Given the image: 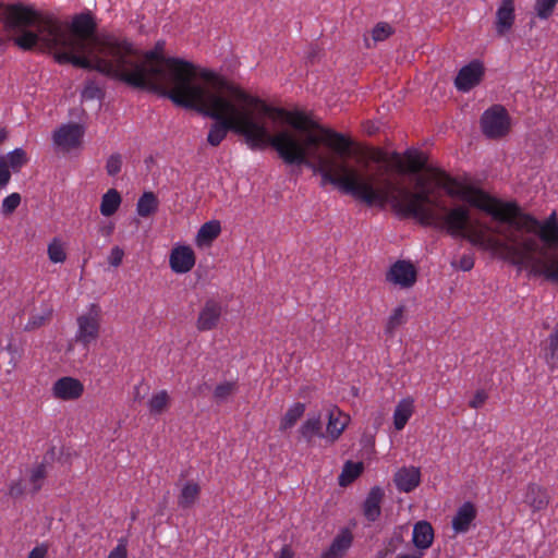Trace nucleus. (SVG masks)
<instances>
[{"label": "nucleus", "mask_w": 558, "mask_h": 558, "mask_svg": "<svg viewBox=\"0 0 558 558\" xmlns=\"http://www.w3.org/2000/svg\"><path fill=\"white\" fill-rule=\"evenodd\" d=\"M161 50L162 45L157 44L142 52L125 37L100 32L85 69L157 92L178 106L214 119L206 138L213 147L231 131L242 135L250 148L271 146L286 163L305 165L320 174L324 184L330 183L368 206L377 205L381 181L347 161L350 138L318 128L303 112L270 106L213 71L167 58Z\"/></svg>", "instance_id": "obj_1"}, {"label": "nucleus", "mask_w": 558, "mask_h": 558, "mask_svg": "<svg viewBox=\"0 0 558 558\" xmlns=\"http://www.w3.org/2000/svg\"><path fill=\"white\" fill-rule=\"evenodd\" d=\"M415 190L381 180L377 206L389 205L400 217L468 240L474 246L558 283V220H538L515 203L494 198L458 183L440 170L414 178Z\"/></svg>", "instance_id": "obj_2"}, {"label": "nucleus", "mask_w": 558, "mask_h": 558, "mask_svg": "<svg viewBox=\"0 0 558 558\" xmlns=\"http://www.w3.org/2000/svg\"><path fill=\"white\" fill-rule=\"evenodd\" d=\"M97 35V24L90 13L77 14L66 25L22 4L0 2V41L9 38L23 49L48 50L58 63L86 68Z\"/></svg>", "instance_id": "obj_3"}, {"label": "nucleus", "mask_w": 558, "mask_h": 558, "mask_svg": "<svg viewBox=\"0 0 558 558\" xmlns=\"http://www.w3.org/2000/svg\"><path fill=\"white\" fill-rule=\"evenodd\" d=\"M76 325L75 341L88 348L99 338L101 308L97 304H90L86 312L77 316Z\"/></svg>", "instance_id": "obj_4"}, {"label": "nucleus", "mask_w": 558, "mask_h": 558, "mask_svg": "<svg viewBox=\"0 0 558 558\" xmlns=\"http://www.w3.org/2000/svg\"><path fill=\"white\" fill-rule=\"evenodd\" d=\"M481 125L483 133L489 138L505 136L510 130V117L500 105H494L484 111Z\"/></svg>", "instance_id": "obj_5"}, {"label": "nucleus", "mask_w": 558, "mask_h": 558, "mask_svg": "<svg viewBox=\"0 0 558 558\" xmlns=\"http://www.w3.org/2000/svg\"><path fill=\"white\" fill-rule=\"evenodd\" d=\"M85 130L77 123H66L59 126L52 134L56 147L62 151L78 148L82 144Z\"/></svg>", "instance_id": "obj_6"}, {"label": "nucleus", "mask_w": 558, "mask_h": 558, "mask_svg": "<svg viewBox=\"0 0 558 558\" xmlns=\"http://www.w3.org/2000/svg\"><path fill=\"white\" fill-rule=\"evenodd\" d=\"M416 268L411 262L398 260L389 268L387 281L401 288H411L416 281Z\"/></svg>", "instance_id": "obj_7"}, {"label": "nucleus", "mask_w": 558, "mask_h": 558, "mask_svg": "<svg viewBox=\"0 0 558 558\" xmlns=\"http://www.w3.org/2000/svg\"><path fill=\"white\" fill-rule=\"evenodd\" d=\"M83 392L84 385L81 380L70 376L59 378L51 388L52 396L63 401L76 400L82 397Z\"/></svg>", "instance_id": "obj_8"}, {"label": "nucleus", "mask_w": 558, "mask_h": 558, "mask_svg": "<svg viewBox=\"0 0 558 558\" xmlns=\"http://www.w3.org/2000/svg\"><path fill=\"white\" fill-rule=\"evenodd\" d=\"M483 74V64L476 60L472 61L459 71L454 85L460 92H469L481 82Z\"/></svg>", "instance_id": "obj_9"}, {"label": "nucleus", "mask_w": 558, "mask_h": 558, "mask_svg": "<svg viewBox=\"0 0 558 558\" xmlns=\"http://www.w3.org/2000/svg\"><path fill=\"white\" fill-rule=\"evenodd\" d=\"M326 438L331 442L339 439L341 434L348 427L351 418L350 415L340 410L337 405H330L327 411Z\"/></svg>", "instance_id": "obj_10"}, {"label": "nucleus", "mask_w": 558, "mask_h": 558, "mask_svg": "<svg viewBox=\"0 0 558 558\" xmlns=\"http://www.w3.org/2000/svg\"><path fill=\"white\" fill-rule=\"evenodd\" d=\"M169 264L175 274H186L195 265V254L187 245L174 246L169 256Z\"/></svg>", "instance_id": "obj_11"}, {"label": "nucleus", "mask_w": 558, "mask_h": 558, "mask_svg": "<svg viewBox=\"0 0 558 558\" xmlns=\"http://www.w3.org/2000/svg\"><path fill=\"white\" fill-rule=\"evenodd\" d=\"M392 159L395 166L400 173L412 172L417 173L423 170L426 166V157L423 153L417 150H408L404 154V160L399 154H393Z\"/></svg>", "instance_id": "obj_12"}, {"label": "nucleus", "mask_w": 558, "mask_h": 558, "mask_svg": "<svg viewBox=\"0 0 558 558\" xmlns=\"http://www.w3.org/2000/svg\"><path fill=\"white\" fill-rule=\"evenodd\" d=\"M178 506L181 509H192L201 496V485L192 480L179 481Z\"/></svg>", "instance_id": "obj_13"}, {"label": "nucleus", "mask_w": 558, "mask_h": 558, "mask_svg": "<svg viewBox=\"0 0 558 558\" xmlns=\"http://www.w3.org/2000/svg\"><path fill=\"white\" fill-rule=\"evenodd\" d=\"M221 313L222 307L218 302L214 300L207 301L198 314L196 322L197 329L199 331L214 329L218 325Z\"/></svg>", "instance_id": "obj_14"}, {"label": "nucleus", "mask_w": 558, "mask_h": 558, "mask_svg": "<svg viewBox=\"0 0 558 558\" xmlns=\"http://www.w3.org/2000/svg\"><path fill=\"white\" fill-rule=\"evenodd\" d=\"M476 518V508L475 506L466 501L461 505L456 514L452 518L451 525L456 534H464L466 533Z\"/></svg>", "instance_id": "obj_15"}, {"label": "nucleus", "mask_w": 558, "mask_h": 558, "mask_svg": "<svg viewBox=\"0 0 558 558\" xmlns=\"http://www.w3.org/2000/svg\"><path fill=\"white\" fill-rule=\"evenodd\" d=\"M393 482L400 492L410 493L420 485V469L415 466H403L396 472Z\"/></svg>", "instance_id": "obj_16"}, {"label": "nucleus", "mask_w": 558, "mask_h": 558, "mask_svg": "<svg viewBox=\"0 0 558 558\" xmlns=\"http://www.w3.org/2000/svg\"><path fill=\"white\" fill-rule=\"evenodd\" d=\"M353 542L352 532L349 529L341 530L333 538L330 546L322 554L320 558H343Z\"/></svg>", "instance_id": "obj_17"}, {"label": "nucleus", "mask_w": 558, "mask_h": 558, "mask_svg": "<svg viewBox=\"0 0 558 558\" xmlns=\"http://www.w3.org/2000/svg\"><path fill=\"white\" fill-rule=\"evenodd\" d=\"M514 23V1L501 0L496 12V31L499 35L509 32Z\"/></svg>", "instance_id": "obj_18"}, {"label": "nucleus", "mask_w": 558, "mask_h": 558, "mask_svg": "<svg viewBox=\"0 0 558 558\" xmlns=\"http://www.w3.org/2000/svg\"><path fill=\"white\" fill-rule=\"evenodd\" d=\"M301 437L306 441L311 442L315 437H326L322 429V416L319 413L308 414L306 420L301 424L299 428Z\"/></svg>", "instance_id": "obj_19"}, {"label": "nucleus", "mask_w": 558, "mask_h": 558, "mask_svg": "<svg viewBox=\"0 0 558 558\" xmlns=\"http://www.w3.org/2000/svg\"><path fill=\"white\" fill-rule=\"evenodd\" d=\"M412 541L416 548L427 549L434 541V530L429 522L418 521L414 524Z\"/></svg>", "instance_id": "obj_20"}, {"label": "nucleus", "mask_w": 558, "mask_h": 558, "mask_svg": "<svg viewBox=\"0 0 558 558\" xmlns=\"http://www.w3.org/2000/svg\"><path fill=\"white\" fill-rule=\"evenodd\" d=\"M524 502L529 505L534 511L543 510L549 502L547 490L536 484L527 486Z\"/></svg>", "instance_id": "obj_21"}, {"label": "nucleus", "mask_w": 558, "mask_h": 558, "mask_svg": "<svg viewBox=\"0 0 558 558\" xmlns=\"http://www.w3.org/2000/svg\"><path fill=\"white\" fill-rule=\"evenodd\" d=\"M414 413V400L410 397L401 399L393 412V426L402 430Z\"/></svg>", "instance_id": "obj_22"}, {"label": "nucleus", "mask_w": 558, "mask_h": 558, "mask_svg": "<svg viewBox=\"0 0 558 558\" xmlns=\"http://www.w3.org/2000/svg\"><path fill=\"white\" fill-rule=\"evenodd\" d=\"M384 492L380 487H373L364 501V515L369 521H375L380 515V502Z\"/></svg>", "instance_id": "obj_23"}, {"label": "nucleus", "mask_w": 558, "mask_h": 558, "mask_svg": "<svg viewBox=\"0 0 558 558\" xmlns=\"http://www.w3.org/2000/svg\"><path fill=\"white\" fill-rule=\"evenodd\" d=\"M221 226L217 220L205 222L196 234V244L198 246L210 245L211 242L220 234Z\"/></svg>", "instance_id": "obj_24"}, {"label": "nucleus", "mask_w": 558, "mask_h": 558, "mask_svg": "<svg viewBox=\"0 0 558 558\" xmlns=\"http://www.w3.org/2000/svg\"><path fill=\"white\" fill-rule=\"evenodd\" d=\"M122 198L120 193L116 189L108 190L101 197L100 202V214L105 217H110L117 213Z\"/></svg>", "instance_id": "obj_25"}, {"label": "nucleus", "mask_w": 558, "mask_h": 558, "mask_svg": "<svg viewBox=\"0 0 558 558\" xmlns=\"http://www.w3.org/2000/svg\"><path fill=\"white\" fill-rule=\"evenodd\" d=\"M159 202L153 192H144L136 204V213L140 217L146 218L155 214Z\"/></svg>", "instance_id": "obj_26"}, {"label": "nucleus", "mask_w": 558, "mask_h": 558, "mask_svg": "<svg viewBox=\"0 0 558 558\" xmlns=\"http://www.w3.org/2000/svg\"><path fill=\"white\" fill-rule=\"evenodd\" d=\"M305 412V404L301 402H296L292 404L280 422V430L290 429L295 425V423L303 416Z\"/></svg>", "instance_id": "obj_27"}, {"label": "nucleus", "mask_w": 558, "mask_h": 558, "mask_svg": "<svg viewBox=\"0 0 558 558\" xmlns=\"http://www.w3.org/2000/svg\"><path fill=\"white\" fill-rule=\"evenodd\" d=\"M363 469L364 465L362 462H345L338 478L339 485L347 486L351 484L355 478L360 476V474L363 472Z\"/></svg>", "instance_id": "obj_28"}, {"label": "nucleus", "mask_w": 558, "mask_h": 558, "mask_svg": "<svg viewBox=\"0 0 558 558\" xmlns=\"http://www.w3.org/2000/svg\"><path fill=\"white\" fill-rule=\"evenodd\" d=\"M170 404V396L167 390L154 393L147 402L148 410L153 415L163 413Z\"/></svg>", "instance_id": "obj_29"}, {"label": "nucleus", "mask_w": 558, "mask_h": 558, "mask_svg": "<svg viewBox=\"0 0 558 558\" xmlns=\"http://www.w3.org/2000/svg\"><path fill=\"white\" fill-rule=\"evenodd\" d=\"M405 323L404 306L396 307L387 319L385 332L393 336L396 330Z\"/></svg>", "instance_id": "obj_30"}, {"label": "nucleus", "mask_w": 558, "mask_h": 558, "mask_svg": "<svg viewBox=\"0 0 558 558\" xmlns=\"http://www.w3.org/2000/svg\"><path fill=\"white\" fill-rule=\"evenodd\" d=\"M49 260L54 264H62L66 259V253L62 241L54 238L47 247Z\"/></svg>", "instance_id": "obj_31"}, {"label": "nucleus", "mask_w": 558, "mask_h": 558, "mask_svg": "<svg viewBox=\"0 0 558 558\" xmlns=\"http://www.w3.org/2000/svg\"><path fill=\"white\" fill-rule=\"evenodd\" d=\"M545 360L549 367H558V327L549 337V348L545 353Z\"/></svg>", "instance_id": "obj_32"}, {"label": "nucleus", "mask_w": 558, "mask_h": 558, "mask_svg": "<svg viewBox=\"0 0 558 558\" xmlns=\"http://www.w3.org/2000/svg\"><path fill=\"white\" fill-rule=\"evenodd\" d=\"M236 390L235 381H225L216 386L214 390V398L219 401H226L229 397H231Z\"/></svg>", "instance_id": "obj_33"}, {"label": "nucleus", "mask_w": 558, "mask_h": 558, "mask_svg": "<svg viewBox=\"0 0 558 558\" xmlns=\"http://www.w3.org/2000/svg\"><path fill=\"white\" fill-rule=\"evenodd\" d=\"M51 315H52V310L51 308H47L46 311H44L40 314L32 315L29 317L26 326H25V329L26 330H34V329H37V328L41 327L43 325H45V323L47 320L50 319Z\"/></svg>", "instance_id": "obj_34"}, {"label": "nucleus", "mask_w": 558, "mask_h": 558, "mask_svg": "<svg viewBox=\"0 0 558 558\" xmlns=\"http://www.w3.org/2000/svg\"><path fill=\"white\" fill-rule=\"evenodd\" d=\"M558 0H536L535 2V11L539 19L546 20L548 19L556 5Z\"/></svg>", "instance_id": "obj_35"}, {"label": "nucleus", "mask_w": 558, "mask_h": 558, "mask_svg": "<svg viewBox=\"0 0 558 558\" xmlns=\"http://www.w3.org/2000/svg\"><path fill=\"white\" fill-rule=\"evenodd\" d=\"M8 166H10L13 170L20 169L27 162L26 153L22 148H15L8 155Z\"/></svg>", "instance_id": "obj_36"}, {"label": "nucleus", "mask_w": 558, "mask_h": 558, "mask_svg": "<svg viewBox=\"0 0 558 558\" xmlns=\"http://www.w3.org/2000/svg\"><path fill=\"white\" fill-rule=\"evenodd\" d=\"M45 477H46V470L43 464L36 465L31 471L29 482L32 485L33 493H36L41 488Z\"/></svg>", "instance_id": "obj_37"}, {"label": "nucleus", "mask_w": 558, "mask_h": 558, "mask_svg": "<svg viewBox=\"0 0 558 558\" xmlns=\"http://www.w3.org/2000/svg\"><path fill=\"white\" fill-rule=\"evenodd\" d=\"M20 204L21 195L19 193H12L3 199L1 211L3 215H10L19 207Z\"/></svg>", "instance_id": "obj_38"}, {"label": "nucleus", "mask_w": 558, "mask_h": 558, "mask_svg": "<svg viewBox=\"0 0 558 558\" xmlns=\"http://www.w3.org/2000/svg\"><path fill=\"white\" fill-rule=\"evenodd\" d=\"M392 34V27L387 23H378L372 31L374 41H383Z\"/></svg>", "instance_id": "obj_39"}, {"label": "nucleus", "mask_w": 558, "mask_h": 558, "mask_svg": "<svg viewBox=\"0 0 558 558\" xmlns=\"http://www.w3.org/2000/svg\"><path fill=\"white\" fill-rule=\"evenodd\" d=\"M122 157L119 154L111 155L107 159L106 169L109 175H116L121 171Z\"/></svg>", "instance_id": "obj_40"}, {"label": "nucleus", "mask_w": 558, "mask_h": 558, "mask_svg": "<svg viewBox=\"0 0 558 558\" xmlns=\"http://www.w3.org/2000/svg\"><path fill=\"white\" fill-rule=\"evenodd\" d=\"M11 173L5 157L0 156V190L10 182Z\"/></svg>", "instance_id": "obj_41"}, {"label": "nucleus", "mask_w": 558, "mask_h": 558, "mask_svg": "<svg viewBox=\"0 0 558 558\" xmlns=\"http://www.w3.org/2000/svg\"><path fill=\"white\" fill-rule=\"evenodd\" d=\"M128 543L125 538H120L117 546L110 551L108 558H128Z\"/></svg>", "instance_id": "obj_42"}, {"label": "nucleus", "mask_w": 558, "mask_h": 558, "mask_svg": "<svg viewBox=\"0 0 558 558\" xmlns=\"http://www.w3.org/2000/svg\"><path fill=\"white\" fill-rule=\"evenodd\" d=\"M124 256V251L120 246H113L108 256V263L112 267H118L121 265Z\"/></svg>", "instance_id": "obj_43"}, {"label": "nucleus", "mask_w": 558, "mask_h": 558, "mask_svg": "<svg viewBox=\"0 0 558 558\" xmlns=\"http://www.w3.org/2000/svg\"><path fill=\"white\" fill-rule=\"evenodd\" d=\"M487 398L488 396L484 390H477L473 399L470 401L469 405L473 409H478L485 403Z\"/></svg>", "instance_id": "obj_44"}, {"label": "nucleus", "mask_w": 558, "mask_h": 558, "mask_svg": "<svg viewBox=\"0 0 558 558\" xmlns=\"http://www.w3.org/2000/svg\"><path fill=\"white\" fill-rule=\"evenodd\" d=\"M474 266V259L471 255H464L459 260V268L468 271L471 270Z\"/></svg>", "instance_id": "obj_45"}, {"label": "nucleus", "mask_w": 558, "mask_h": 558, "mask_svg": "<svg viewBox=\"0 0 558 558\" xmlns=\"http://www.w3.org/2000/svg\"><path fill=\"white\" fill-rule=\"evenodd\" d=\"M46 554L47 547L40 545L33 548L32 551L28 554L27 558H45Z\"/></svg>", "instance_id": "obj_46"}, {"label": "nucleus", "mask_w": 558, "mask_h": 558, "mask_svg": "<svg viewBox=\"0 0 558 558\" xmlns=\"http://www.w3.org/2000/svg\"><path fill=\"white\" fill-rule=\"evenodd\" d=\"M24 488L21 482H14L10 485L9 495L11 497H19L23 494Z\"/></svg>", "instance_id": "obj_47"}, {"label": "nucleus", "mask_w": 558, "mask_h": 558, "mask_svg": "<svg viewBox=\"0 0 558 558\" xmlns=\"http://www.w3.org/2000/svg\"><path fill=\"white\" fill-rule=\"evenodd\" d=\"M276 558H293V551L291 547L288 545L283 546Z\"/></svg>", "instance_id": "obj_48"}, {"label": "nucleus", "mask_w": 558, "mask_h": 558, "mask_svg": "<svg viewBox=\"0 0 558 558\" xmlns=\"http://www.w3.org/2000/svg\"><path fill=\"white\" fill-rule=\"evenodd\" d=\"M8 133L4 129L0 128V144L7 138Z\"/></svg>", "instance_id": "obj_49"}]
</instances>
